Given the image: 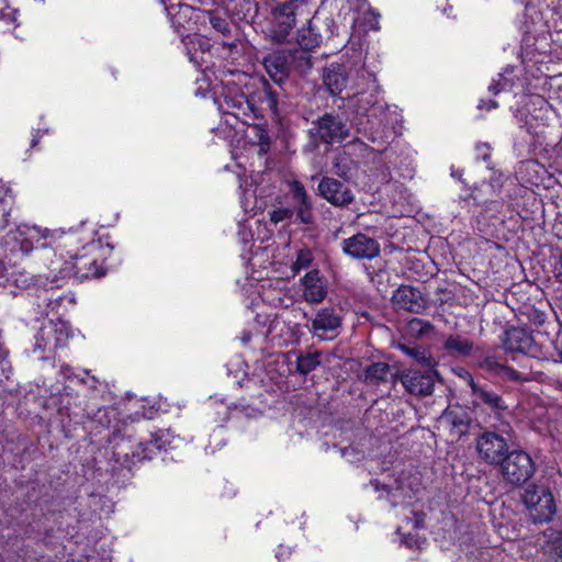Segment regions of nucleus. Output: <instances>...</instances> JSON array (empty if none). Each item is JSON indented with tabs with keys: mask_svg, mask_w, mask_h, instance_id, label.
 <instances>
[{
	"mask_svg": "<svg viewBox=\"0 0 562 562\" xmlns=\"http://www.w3.org/2000/svg\"><path fill=\"white\" fill-rule=\"evenodd\" d=\"M46 300L48 301L47 308L49 310V311H47V314H49L50 312H54V311H56V314H60L59 307L63 304V302L66 300L68 301L69 304L75 303V297L72 295H67V294H59L55 297L50 296V297H47Z\"/></svg>",
	"mask_w": 562,
	"mask_h": 562,
	"instance_id": "obj_38",
	"label": "nucleus"
},
{
	"mask_svg": "<svg viewBox=\"0 0 562 562\" xmlns=\"http://www.w3.org/2000/svg\"><path fill=\"white\" fill-rule=\"evenodd\" d=\"M351 88L356 94L370 93L371 98L380 92L374 71L369 70L366 65L350 71Z\"/></svg>",
	"mask_w": 562,
	"mask_h": 562,
	"instance_id": "obj_20",
	"label": "nucleus"
},
{
	"mask_svg": "<svg viewBox=\"0 0 562 562\" xmlns=\"http://www.w3.org/2000/svg\"><path fill=\"white\" fill-rule=\"evenodd\" d=\"M341 249L346 256L358 260H372L381 252L379 241L362 233L345 238L341 241Z\"/></svg>",
	"mask_w": 562,
	"mask_h": 562,
	"instance_id": "obj_12",
	"label": "nucleus"
},
{
	"mask_svg": "<svg viewBox=\"0 0 562 562\" xmlns=\"http://www.w3.org/2000/svg\"><path fill=\"white\" fill-rule=\"evenodd\" d=\"M293 215V211L288 209V207H280V209H277V210H273L271 213H270V220L271 222H273L274 224H278L284 220H289L291 218Z\"/></svg>",
	"mask_w": 562,
	"mask_h": 562,
	"instance_id": "obj_41",
	"label": "nucleus"
},
{
	"mask_svg": "<svg viewBox=\"0 0 562 562\" xmlns=\"http://www.w3.org/2000/svg\"><path fill=\"white\" fill-rule=\"evenodd\" d=\"M310 2H311V0H286L283 3L290 4L294 9H299V12L304 11V12H306V16H310L311 15Z\"/></svg>",
	"mask_w": 562,
	"mask_h": 562,
	"instance_id": "obj_42",
	"label": "nucleus"
},
{
	"mask_svg": "<svg viewBox=\"0 0 562 562\" xmlns=\"http://www.w3.org/2000/svg\"><path fill=\"white\" fill-rule=\"evenodd\" d=\"M308 135L313 148H317L319 144L341 143L348 137L349 128L339 116L325 113L312 123Z\"/></svg>",
	"mask_w": 562,
	"mask_h": 562,
	"instance_id": "obj_6",
	"label": "nucleus"
},
{
	"mask_svg": "<svg viewBox=\"0 0 562 562\" xmlns=\"http://www.w3.org/2000/svg\"><path fill=\"white\" fill-rule=\"evenodd\" d=\"M297 16H306V12L294 9L290 4L280 3L272 9L271 38L277 43H285L296 24Z\"/></svg>",
	"mask_w": 562,
	"mask_h": 562,
	"instance_id": "obj_10",
	"label": "nucleus"
},
{
	"mask_svg": "<svg viewBox=\"0 0 562 562\" xmlns=\"http://www.w3.org/2000/svg\"><path fill=\"white\" fill-rule=\"evenodd\" d=\"M259 132H260V134H259V142H260V144L261 145L268 144L269 143V136H268L267 132L263 128H260Z\"/></svg>",
	"mask_w": 562,
	"mask_h": 562,
	"instance_id": "obj_46",
	"label": "nucleus"
},
{
	"mask_svg": "<svg viewBox=\"0 0 562 562\" xmlns=\"http://www.w3.org/2000/svg\"><path fill=\"white\" fill-rule=\"evenodd\" d=\"M498 106V103L494 100H480L479 104H477V108L480 110H486V111H491V110H494Z\"/></svg>",
	"mask_w": 562,
	"mask_h": 562,
	"instance_id": "obj_44",
	"label": "nucleus"
},
{
	"mask_svg": "<svg viewBox=\"0 0 562 562\" xmlns=\"http://www.w3.org/2000/svg\"><path fill=\"white\" fill-rule=\"evenodd\" d=\"M477 157L481 158L485 162H490V146L487 144H481L476 146Z\"/></svg>",
	"mask_w": 562,
	"mask_h": 562,
	"instance_id": "obj_43",
	"label": "nucleus"
},
{
	"mask_svg": "<svg viewBox=\"0 0 562 562\" xmlns=\"http://www.w3.org/2000/svg\"><path fill=\"white\" fill-rule=\"evenodd\" d=\"M302 296L310 304L323 302L327 295V282L318 270L308 271L302 279Z\"/></svg>",
	"mask_w": 562,
	"mask_h": 562,
	"instance_id": "obj_17",
	"label": "nucleus"
},
{
	"mask_svg": "<svg viewBox=\"0 0 562 562\" xmlns=\"http://www.w3.org/2000/svg\"><path fill=\"white\" fill-rule=\"evenodd\" d=\"M104 274L105 270L102 263L82 255L71 256L70 261L65 260L61 256L56 257L50 261L45 277L50 283V288H60L63 282L71 277L82 281L89 278H100Z\"/></svg>",
	"mask_w": 562,
	"mask_h": 562,
	"instance_id": "obj_1",
	"label": "nucleus"
},
{
	"mask_svg": "<svg viewBox=\"0 0 562 562\" xmlns=\"http://www.w3.org/2000/svg\"><path fill=\"white\" fill-rule=\"evenodd\" d=\"M392 302L398 310H404L415 314H422L427 308V300L423 293L411 285H401L393 295Z\"/></svg>",
	"mask_w": 562,
	"mask_h": 562,
	"instance_id": "obj_16",
	"label": "nucleus"
},
{
	"mask_svg": "<svg viewBox=\"0 0 562 562\" xmlns=\"http://www.w3.org/2000/svg\"><path fill=\"white\" fill-rule=\"evenodd\" d=\"M59 237L65 238L66 240H68V239H70L72 236H71V235H65V236L60 235Z\"/></svg>",
	"mask_w": 562,
	"mask_h": 562,
	"instance_id": "obj_51",
	"label": "nucleus"
},
{
	"mask_svg": "<svg viewBox=\"0 0 562 562\" xmlns=\"http://www.w3.org/2000/svg\"><path fill=\"white\" fill-rule=\"evenodd\" d=\"M290 191L295 203L297 220L306 225L314 223L313 204L302 182L293 180L290 182Z\"/></svg>",
	"mask_w": 562,
	"mask_h": 562,
	"instance_id": "obj_19",
	"label": "nucleus"
},
{
	"mask_svg": "<svg viewBox=\"0 0 562 562\" xmlns=\"http://www.w3.org/2000/svg\"><path fill=\"white\" fill-rule=\"evenodd\" d=\"M295 61L312 67L311 58L305 53L281 49L273 52L263 58V66L270 78L277 83H282L290 75Z\"/></svg>",
	"mask_w": 562,
	"mask_h": 562,
	"instance_id": "obj_7",
	"label": "nucleus"
},
{
	"mask_svg": "<svg viewBox=\"0 0 562 562\" xmlns=\"http://www.w3.org/2000/svg\"><path fill=\"white\" fill-rule=\"evenodd\" d=\"M397 133L394 127H389L387 125H383L382 128H374L373 125L370 127V133L368 138L373 144L386 145L396 137Z\"/></svg>",
	"mask_w": 562,
	"mask_h": 562,
	"instance_id": "obj_30",
	"label": "nucleus"
},
{
	"mask_svg": "<svg viewBox=\"0 0 562 562\" xmlns=\"http://www.w3.org/2000/svg\"><path fill=\"white\" fill-rule=\"evenodd\" d=\"M5 271V267L3 262L0 260V279L3 278Z\"/></svg>",
	"mask_w": 562,
	"mask_h": 562,
	"instance_id": "obj_50",
	"label": "nucleus"
},
{
	"mask_svg": "<svg viewBox=\"0 0 562 562\" xmlns=\"http://www.w3.org/2000/svg\"><path fill=\"white\" fill-rule=\"evenodd\" d=\"M546 321V315L544 313H537L536 315V323L539 324V325H542Z\"/></svg>",
	"mask_w": 562,
	"mask_h": 562,
	"instance_id": "obj_49",
	"label": "nucleus"
},
{
	"mask_svg": "<svg viewBox=\"0 0 562 562\" xmlns=\"http://www.w3.org/2000/svg\"><path fill=\"white\" fill-rule=\"evenodd\" d=\"M498 472L506 484L519 487L533 476L536 464L528 452L515 449L501 462Z\"/></svg>",
	"mask_w": 562,
	"mask_h": 562,
	"instance_id": "obj_5",
	"label": "nucleus"
},
{
	"mask_svg": "<svg viewBox=\"0 0 562 562\" xmlns=\"http://www.w3.org/2000/svg\"><path fill=\"white\" fill-rule=\"evenodd\" d=\"M190 10L191 8L189 5H180V10Z\"/></svg>",
	"mask_w": 562,
	"mask_h": 562,
	"instance_id": "obj_52",
	"label": "nucleus"
},
{
	"mask_svg": "<svg viewBox=\"0 0 562 562\" xmlns=\"http://www.w3.org/2000/svg\"><path fill=\"white\" fill-rule=\"evenodd\" d=\"M522 503L535 524L549 522L557 513L552 491L542 483L529 484L524 491Z\"/></svg>",
	"mask_w": 562,
	"mask_h": 562,
	"instance_id": "obj_3",
	"label": "nucleus"
},
{
	"mask_svg": "<svg viewBox=\"0 0 562 562\" xmlns=\"http://www.w3.org/2000/svg\"><path fill=\"white\" fill-rule=\"evenodd\" d=\"M440 420L450 426L457 435H463L468 431L472 423L469 409L461 405L448 406L440 416Z\"/></svg>",
	"mask_w": 562,
	"mask_h": 562,
	"instance_id": "obj_21",
	"label": "nucleus"
},
{
	"mask_svg": "<svg viewBox=\"0 0 562 562\" xmlns=\"http://www.w3.org/2000/svg\"><path fill=\"white\" fill-rule=\"evenodd\" d=\"M36 144H37V139H35V138H34V139L32 140V146H35Z\"/></svg>",
	"mask_w": 562,
	"mask_h": 562,
	"instance_id": "obj_53",
	"label": "nucleus"
},
{
	"mask_svg": "<svg viewBox=\"0 0 562 562\" xmlns=\"http://www.w3.org/2000/svg\"><path fill=\"white\" fill-rule=\"evenodd\" d=\"M342 317L335 307L321 308L312 319L308 331L321 339H333L338 336Z\"/></svg>",
	"mask_w": 562,
	"mask_h": 562,
	"instance_id": "obj_11",
	"label": "nucleus"
},
{
	"mask_svg": "<svg viewBox=\"0 0 562 562\" xmlns=\"http://www.w3.org/2000/svg\"><path fill=\"white\" fill-rule=\"evenodd\" d=\"M476 451L481 461L498 467L509 453V446L503 436L494 431H484L476 439Z\"/></svg>",
	"mask_w": 562,
	"mask_h": 562,
	"instance_id": "obj_8",
	"label": "nucleus"
},
{
	"mask_svg": "<svg viewBox=\"0 0 562 562\" xmlns=\"http://www.w3.org/2000/svg\"><path fill=\"white\" fill-rule=\"evenodd\" d=\"M323 82L331 95H338L347 87L348 76L338 63H331L323 71Z\"/></svg>",
	"mask_w": 562,
	"mask_h": 562,
	"instance_id": "obj_22",
	"label": "nucleus"
},
{
	"mask_svg": "<svg viewBox=\"0 0 562 562\" xmlns=\"http://www.w3.org/2000/svg\"><path fill=\"white\" fill-rule=\"evenodd\" d=\"M321 364L318 352L300 355L296 358V370L300 374L306 375Z\"/></svg>",
	"mask_w": 562,
	"mask_h": 562,
	"instance_id": "obj_29",
	"label": "nucleus"
},
{
	"mask_svg": "<svg viewBox=\"0 0 562 562\" xmlns=\"http://www.w3.org/2000/svg\"><path fill=\"white\" fill-rule=\"evenodd\" d=\"M55 334H56V326H54V322L49 321L45 323L36 333L34 339V351H42V352H50L54 351L57 348V345H55Z\"/></svg>",
	"mask_w": 562,
	"mask_h": 562,
	"instance_id": "obj_26",
	"label": "nucleus"
},
{
	"mask_svg": "<svg viewBox=\"0 0 562 562\" xmlns=\"http://www.w3.org/2000/svg\"><path fill=\"white\" fill-rule=\"evenodd\" d=\"M550 261L554 278L562 283V252L553 254L550 257Z\"/></svg>",
	"mask_w": 562,
	"mask_h": 562,
	"instance_id": "obj_40",
	"label": "nucleus"
},
{
	"mask_svg": "<svg viewBox=\"0 0 562 562\" xmlns=\"http://www.w3.org/2000/svg\"><path fill=\"white\" fill-rule=\"evenodd\" d=\"M555 228L558 229V233L562 238V213L558 215Z\"/></svg>",
	"mask_w": 562,
	"mask_h": 562,
	"instance_id": "obj_47",
	"label": "nucleus"
},
{
	"mask_svg": "<svg viewBox=\"0 0 562 562\" xmlns=\"http://www.w3.org/2000/svg\"><path fill=\"white\" fill-rule=\"evenodd\" d=\"M117 436H119V432H117V431H116V432H114V436H113V439H112V440H114V441H115V439H116V437H117Z\"/></svg>",
	"mask_w": 562,
	"mask_h": 562,
	"instance_id": "obj_55",
	"label": "nucleus"
},
{
	"mask_svg": "<svg viewBox=\"0 0 562 562\" xmlns=\"http://www.w3.org/2000/svg\"><path fill=\"white\" fill-rule=\"evenodd\" d=\"M362 150H372L363 142L355 139L350 142L344 150L335 156L333 167L335 173L344 179H350L358 169L357 161L352 158L353 153Z\"/></svg>",
	"mask_w": 562,
	"mask_h": 562,
	"instance_id": "obj_15",
	"label": "nucleus"
},
{
	"mask_svg": "<svg viewBox=\"0 0 562 562\" xmlns=\"http://www.w3.org/2000/svg\"><path fill=\"white\" fill-rule=\"evenodd\" d=\"M400 380L408 393L417 396H428L432 394L435 383L441 379L437 369H407L401 373Z\"/></svg>",
	"mask_w": 562,
	"mask_h": 562,
	"instance_id": "obj_9",
	"label": "nucleus"
},
{
	"mask_svg": "<svg viewBox=\"0 0 562 562\" xmlns=\"http://www.w3.org/2000/svg\"><path fill=\"white\" fill-rule=\"evenodd\" d=\"M61 373L64 374L65 378L67 379H72L75 378V374L72 372V368L69 367V366H63L61 367Z\"/></svg>",
	"mask_w": 562,
	"mask_h": 562,
	"instance_id": "obj_45",
	"label": "nucleus"
},
{
	"mask_svg": "<svg viewBox=\"0 0 562 562\" xmlns=\"http://www.w3.org/2000/svg\"><path fill=\"white\" fill-rule=\"evenodd\" d=\"M307 24L297 30L296 42L303 50H312L322 43V35L316 30L315 16H305Z\"/></svg>",
	"mask_w": 562,
	"mask_h": 562,
	"instance_id": "obj_24",
	"label": "nucleus"
},
{
	"mask_svg": "<svg viewBox=\"0 0 562 562\" xmlns=\"http://www.w3.org/2000/svg\"><path fill=\"white\" fill-rule=\"evenodd\" d=\"M262 103L274 114L278 112V93L270 87H266L263 90Z\"/></svg>",
	"mask_w": 562,
	"mask_h": 562,
	"instance_id": "obj_39",
	"label": "nucleus"
},
{
	"mask_svg": "<svg viewBox=\"0 0 562 562\" xmlns=\"http://www.w3.org/2000/svg\"><path fill=\"white\" fill-rule=\"evenodd\" d=\"M314 260V255L312 250L307 247L301 248L296 252V258L292 263V271L297 273L301 270L307 269L311 267Z\"/></svg>",
	"mask_w": 562,
	"mask_h": 562,
	"instance_id": "obj_33",
	"label": "nucleus"
},
{
	"mask_svg": "<svg viewBox=\"0 0 562 562\" xmlns=\"http://www.w3.org/2000/svg\"><path fill=\"white\" fill-rule=\"evenodd\" d=\"M398 348L413 361L422 366L424 370L437 369L438 362L428 349L422 346H408L404 344L398 345Z\"/></svg>",
	"mask_w": 562,
	"mask_h": 562,
	"instance_id": "obj_25",
	"label": "nucleus"
},
{
	"mask_svg": "<svg viewBox=\"0 0 562 562\" xmlns=\"http://www.w3.org/2000/svg\"><path fill=\"white\" fill-rule=\"evenodd\" d=\"M385 149H386V147H384V148H382V149H378V153H379V154H382Z\"/></svg>",
	"mask_w": 562,
	"mask_h": 562,
	"instance_id": "obj_54",
	"label": "nucleus"
},
{
	"mask_svg": "<svg viewBox=\"0 0 562 562\" xmlns=\"http://www.w3.org/2000/svg\"><path fill=\"white\" fill-rule=\"evenodd\" d=\"M226 112L239 119L241 114L246 115L248 110H251L249 102L240 95L239 98L225 99Z\"/></svg>",
	"mask_w": 562,
	"mask_h": 562,
	"instance_id": "obj_32",
	"label": "nucleus"
},
{
	"mask_svg": "<svg viewBox=\"0 0 562 562\" xmlns=\"http://www.w3.org/2000/svg\"><path fill=\"white\" fill-rule=\"evenodd\" d=\"M161 431L153 435V439L147 442H139L138 448L140 451L134 453L139 460L150 459L155 450H161L165 443L161 440Z\"/></svg>",
	"mask_w": 562,
	"mask_h": 562,
	"instance_id": "obj_28",
	"label": "nucleus"
},
{
	"mask_svg": "<svg viewBox=\"0 0 562 562\" xmlns=\"http://www.w3.org/2000/svg\"><path fill=\"white\" fill-rule=\"evenodd\" d=\"M474 362L477 369L490 378L498 379L503 382L521 383L530 380L529 374L517 371L506 364L501 357L498 348H492L484 351L479 349L474 353Z\"/></svg>",
	"mask_w": 562,
	"mask_h": 562,
	"instance_id": "obj_4",
	"label": "nucleus"
},
{
	"mask_svg": "<svg viewBox=\"0 0 562 562\" xmlns=\"http://www.w3.org/2000/svg\"><path fill=\"white\" fill-rule=\"evenodd\" d=\"M54 326H56V334H55V345H57V348H65L68 344L69 338L71 337V327L69 323L64 322L61 319H57V322H54Z\"/></svg>",
	"mask_w": 562,
	"mask_h": 562,
	"instance_id": "obj_34",
	"label": "nucleus"
},
{
	"mask_svg": "<svg viewBox=\"0 0 562 562\" xmlns=\"http://www.w3.org/2000/svg\"><path fill=\"white\" fill-rule=\"evenodd\" d=\"M203 13L207 16L210 24L216 32L224 36L231 35L232 27L227 19L220 15L214 10H204Z\"/></svg>",
	"mask_w": 562,
	"mask_h": 562,
	"instance_id": "obj_31",
	"label": "nucleus"
},
{
	"mask_svg": "<svg viewBox=\"0 0 562 562\" xmlns=\"http://www.w3.org/2000/svg\"><path fill=\"white\" fill-rule=\"evenodd\" d=\"M503 347L507 352L524 355H532L536 348L532 335L521 327H512L505 331Z\"/></svg>",
	"mask_w": 562,
	"mask_h": 562,
	"instance_id": "obj_18",
	"label": "nucleus"
},
{
	"mask_svg": "<svg viewBox=\"0 0 562 562\" xmlns=\"http://www.w3.org/2000/svg\"><path fill=\"white\" fill-rule=\"evenodd\" d=\"M56 232L41 229L36 226L21 225L8 234L7 246L12 254L27 255L34 248H56Z\"/></svg>",
	"mask_w": 562,
	"mask_h": 562,
	"instance_id": "obj_2",
	"label": "nucleus"
},
{
	"mask_svg": "<svg viewBox=\"0 0 562 562\" xmlns=\"http://www.w3.org/2000/svg\"><path fill=\"white\" fill-rule=\"evenodd\" d=\"M240 340L244 345H247L251 340L250 333L244 331L243 336L240 337Z\"/></svg>",
	"mask_w": 562,
	"mask_h": 562,
	"instance_id": "obj_48",
	"label": "nucleus"
},
{
	"mask_svg": "<svg viewBox=\"0 0 562 562\" xmlns=\"http://www.w3.org/2000/svg\"><path fill=\"white\" fill-rule=\"evenodd\" d=\"M372 484H374V485H375V490H379V484H378V482H372Z\"/></svg>",
	"mask_w": 562,
	"mask_h": 562,
	"instance_id": "obj_56",
	"label": "nucleus"
},
{
	"mask_svg": "<svg viewBox=\"0 0 562 562\" xmlns=\"http://www.w3.org/2000/svg\"><path fill=\"white\" fill-rule=\"evenodd\" d=\"M513 83L505 77L504 74H498L497 78L493 79L488 86V92L493 95H497L499 92L510 89Z\"/></svg>",
	"mask_w": 562,
	"mask_h": 562,
	"instance_id": "obj_37",
	"label": "nucleus"
},
{
	"mask_svg": "<svg viewBox=\"0 0 562 562\" xmlns=\"http://www.w3.org/2000/svg\"><path fill=\"white\" fill-rule=\"evenodd\" d=\"M391 374V367L385 362H374L366 370V381L371 384H379L387 381Z\"/></svg>",
	"mask_w": 562,
	"mask_h": 562,
	"instance_id": "obj_27",
	"label": "nucleus"
},
{
	"mask_svg": "<svg viewBox=\"0 0 562 562\" xmlns=\"http://www.w3.org/2000/svg\"><path fill=\"white\" fill-rule=\"evenodd\" d=\"M442 349L451 357L468 358L476 352L474 342L460 334H451L442 342Z\"/></svg>",
	"mask_w": 562,
	"mask_h": 562,
	"instance_id": "obj_23",
	"label": "nucleus"
},
{
	"mask_svg": "<svg viewBox=\"0 0 562 562\" xmlns=\"http://www.w3.org/2000/svg\"><path fill=\"white\" fill-rule=\"evenodd\" d=\"M548 538V551L550 555L555 560L562 561V532L552 531Z\"/></svg>",
	"mask_w": 562,
	"mask_h": 562,
	"instance_id": "obj_35",
	"label": "nucleus"
},
{
	"mask_svg": "<svg viewBox=\"0 0 562 562\" xmlns=\"http://www.w3.org/2000/svg\"><path fill=\"white\" fill-rule=\"evenodd\" d=\"M8 198H11V189L8 188L4 182L0 181V211H2L0 228H5L9 223L8 216L10 215V211L5 207Z\"/></svg>",
	"mask_w": 562,
	"mask_h": 562,
	"instance_id": "obj_36",
	"label": "nucleus"
},
{
	"mask_svg": "<svg viewBox=\"0 0 562 562\" xmlns=\"http://www.w3.org/2000/svg\"><path fill=\"white\" fill-rule=\"evenodd\" d=\"M470 387L476 405H482L488 409L496 419L502 420L509 415V407L502 395L492 389L475 383L472 379Z\"/></svg>",
	"mask_w": 562,
	"mask_h": 562,
	"instance_id": "obj_13",
	"label": "nucleus"
},
{
	"mask_svg": "<svg viewBox=\"0 0 562 562\" xmlns=\"http://www.w3.org/2000/svg\"><path fill=\"white\" fill-rule=\"evenodd\" d=\"M319 195L334 206H347L355 196L352 191L337 179L324 177L317 187Z\"/></svg>",
	"mask_w": 562,
	"mask_h": 562,
	"instance_id": "obj_14",
	"label": "nucleus"
}]
</instances>
